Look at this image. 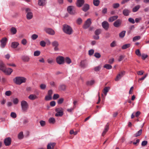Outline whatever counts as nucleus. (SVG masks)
<instances>
[{"label": "nucleus", "mask_w": 149, "mask_h": 149, "mask_svg": "<svg viewBox=\"0 0 149 149\" xmlns=\"http://www.w3.org/2000/svg\"><path fill=\"white\" fill-rule=\"evenodd\" d=\"M26 79L23 77H17L13 79V82L17 85H21L22 83L26 82Z\"/></svg>", "instance_id": "nucleus-1"}, {"label": "nucleus", "mask_w": 149, "mask_h": 149, "mask_svg": "<svg viewBox=\"0 0 149 149\" xmlns=\"http://www.w3.org/2000/svg\"><path fill=\"white\" fill-rule=\"evenodd\" d=\"M141 56L143 60H144L148 57V56L147 55L144 54H142Z\"/></svg>", "instance_id": "nucleus-63"}, {"label": "nucleus", "mask_w": 149, "mask_h": 149, "mask_svg": "<svg viewBox=\"0 0 149 149\" xmlns=\"http://www.w3.org/2000/svg\"><path fill=\"white\" fill-rule=\"evenodd\" d=\"M40 87L41 89L44 90L46 87V85L45 84H42L40 85Z\"/></svg>", "instance_id": "nucleus-56"}, {"label": "nucleus", "mask_w": 149, "mask_h": 149, "mask_svg": "<svg viewBox=\"0 0 149 149\" xmlns=\"http://www.w3.org/2000/svg\"><path fill=\"white\" fill-rule=\"evenodd\" d=\"M141 38V37L140 36H136L134 37L133 38V41L134 42H135L136 41L139 40Z\"/></svg>", "instance_id": "nucleus-40"}, {"label": "nucleus", "mask_w": 149, "mask_h": 149, "mask_svg": "<svg viewBox=\"0 0 149 149\" xmlns=\"http://www.w3.org/2000/svg\"><path fill=\"white\" fill-rule=\"evenodd\" d=\"M5 95L6 96H9L11 94V92L10 91H7L6 92Z\"/></svg>", "instance_id": "nucleus-62"}, {"label": "nucleus", "mask_w": 149, "mask_h": 149, "mask_svg": "<svg viewBox=\"0 0 149 149\" xmlns=\"http://www.w3.org/2000/svg\"><path fill=\"white\" fill-rule=\"evenodd\" d=\"M66 88V86L65 85L62 84L60 85L59 89L61 91H64L65 90Z\"/></svg>", "instance_id": "nucleus-33"}, {"label": "nucleus", "mask_w": 149, "mask_h": 149, "mask_svg": "<svg viewBox=\"0 0 149 149\" xmlns=\"http://www.w3.org/2000/svg\"><path fill=\"white\" fill-rule=\"evenodd\" d=\"M128 21L130 23L133 24L135 23V21L134 19L132 18H129L128 19Z\"/></svg>", "instance_id": "nucleus-58"}, {"label": "nucleus", "mask_w": 149, "mask_h": 149, "mask_svg": "<svg viewBox=\"0 0 149 149\" xmlns=\"http://www.w3.org/2000/svg\"><path fill=\"white\" fill-rule=\"evenodd\" d=\"M59 97V95L57 94H55L53 95V99L56 100Z\"/></svg>", "instance_id": "nucleus-51"}, {"label": "nucleus", "mask_w": 149, "mask_h": 149, "mask_svg": "<svg viewBox=\"0 0 149 149\" xmlns=\"http://www.w3.org/2000/svg\"><path fill=\"white\" fill-rule=\"evenodd\" d=\"M23 137V132H20L18 134V138L19 139H22Z\"/></svg>", "instance_id": "nucleus-41"}, {"label": "nucleus", "mask_w": 149, "mask_h": 149, "mask_svg": "<svg viewBox=\"0 0 149 149\" xmlns=\"http://www.w3.org/2000/svg\"><path fill=\"white\" fill-rule=\"evenodd\" d=\"M121 22V21L120 19H118L114 22L113 25L115 27H118L120 26Z\"/></svg>", "instance_id": "nucleus-17"}, {"label": "nucleus", "mask_w": 149, "mask_h": 149, "mask_svg": "<svg viewBox=\"0 0 149 149\" xmlns=\"http://www.w3.org/2000/svg\"><path fill=\"white\" fill-rule=\"evenodd\" d=\"M101 33V30L100 29H98L96 30L95 32V33L96 35H98L100 34Z\"/></svg>", "instance_id": "nucleus-50"}, {"label": "nucleus", "mask_w": 149, "mask_h": 149, "mask_svg": "<svg viewBox=\"0 0 149 149\" xmlns=\"http://www.w3.org/2000/svg\"><path fill=\"white\" fill-rule=\"evenodd\" d=\"M82 20L81 18H79L77 20V23L78 24H80L82 23Z\"/></svg>", "instance_id": "nucleus-53"}, {"label": "nucleus", "mask_w": 149, "mask_h": 149, "mask_svg": "<svg viewBox=\"0 0 149 149\" xmlns=\"http://www.w3.org/2000/svg\"><path fill=\"white\" fill-rule=\"evenodd\" d=\"M131 11L130 10L128 9H125L123 11V14L125 16H128Z\"/></svg>", "instance_id": "nucleus-19"}, {"label": "nucleus", "mask_w": 149, "mask_h": 149, "mask_svg": "<svg viewBox=\"0 0 149 149\" xmlns=\"http://www.w3.org/2000/svg\"><path fill=\"white\" fill-rule=\"evenodd\" d=\"M102 26L103 28L106 30H107L108 29L109 26V23L106 21H104L102 23Z\"/></svg>", "instance_id": "nucleus-13"}, {"label": "nucleus", "mask_w": 149, "mask_h": 149, "mask_svg": "<svg viewBox=\"0 0 149 149\" xmlns=\"http://www.w3.org/2000/svg\"><path fill=\"white\" fill-rule=\"evenodd\" d=\"M64 100V99L63 98H61L58 99V104H62Z\"/></svg>", "instance_id": "nucleus-57"}, {"label": "nucleus", "mask_w": 149, "mask_h": 149, "mask_svg": "<svg viewBox=\"0 0 149 149\" xmlns=\"http://www.w3.org/2000/svg\"><path fill=\"white\" fill-rule=\"evenodd\" d=\"M55 111L57 112L55 115L56 116H62L63 114V109L61 108L56 109Z\"/></svg>", "instance_id": "nucleus-5"}, {"label": "nucleus", "mask_w": 149, "mask_h": 149, "mask_svg": "<svg viewBox=\"0 0 149 149\" xmlns=\"http://www.w3.org/2000/svg\"><path fill=\"white\" fill-rule=\"evenodd\" d=\"M131 44H127L123 45L122 47V49H126L130 46Z\"/></svg>", "instance_id": "nucleus-34"}, {"label": "nucleus", "mask_w": 149, "mask_h": 149, "mask_svg": "<svg viewBox=\"0 0 149 149\" xmlns=\"http://www.w3.org/2000/svg\"><path fill=\"white\" fill-rule=\"evenodd\" d=\"M11 142V138L10 137H7L5 139L4 141V143L5 145L6 146H9Z\"/></svg>", "instance_id": "nucleus-11"}, {"label": "nucleus", "mask_w": 149, "mask_h": 149, "mask_svg": "<svg viewBox=\"0 0 149 149\" xmlns=\"http://www.w3.org/2000/svg\"><path fill=\"white\" fill-rule=\"evenodd\" d=\"M148 143V142L147 141H143L141 143V145L142 146H145Z\"/></svg>", "instance_id": "nucleus-64"}, {"label": "nucleus", "mask_w": 149, "mask_h": 149, "mask_svg": "<svg viewBox=\"0 0 149 149\" xmlns=\"http://www.w3.org/2000/svg\"><path fill=\"white\" fill-rule=\"evenodd\" d=\"M109 89L110 87H105L104 88L103 91V92L105 95H107V92H108Z\"/></svg>", "instance_id": "nucleus-30"}, {"label": "nucleus", "mask_w": 149, "mask_h": 149, "mask_svg": "<svg viewBox=\"0 0 149 149\" xmlns=\"http://www.w3.org/2000/svg\"><path fill=\"white\" fill-rule=\"evenodd\" d=\"M104 67L107 69H110L112 68V66L111 65L109 64H106L104 65Z\"/></svg>", "instance_id": "nucleus-38"}, {"label": "nucleus", "mask_w": 149, "mask_h": 149, "mask_svg": "<svg viewBox=\"0 0 149 149\" xmlns=\"http://www.w3.org/2000/svg\"><path fill=\"white\" fill-rule=\"evenodd\" d=\"M10 31L12 34H15L16 33L17 30L16 28L13 27L10 29Z\"/></svg>", "instance_id": "nucleus-29"}, {"label": "nucleus", "mask_w": 149, "mask_h": 149, "mask_svg": "<svg viewBox=\"0 0 149 149\" xmlns=\"http://www.w3.org/2000/svg\"><path fill=\"white\" fill-rule=\"evenodd\" d=\"M135 53L138 56H141L140 52L139 49L136 50Z\"/></svg>", "instance_id": "nucleus-55"}, {"label": "nucleus", "mask_w": 149, "mask_h": 149, "mask_svg": "<svg viewBox=\"0 0 149 149\" xmlns=\"http://www.w3.org/2000/svg\"><path fill=\"white\" fill-rule=\"evenodd\" d=\"M21 59L23 61L28 62L30 60V58L28 56L24 55L22 57Z\"/></svg>", "instance_id": "nucleus-21"}, {"label": "nucleus", "mask_w": 149, "mask_h": 149, "mask_svg": "<svg viewBox=\"0 0 149 149\" xmlns=\"http://www.w3.org/2000/svg\"><path fill=\"white\" fill-rule=\"evenodd\" d=\"M40 125L41 126L43 127L45 125V121L43 120H41L40 122Z\"/></svg>", "instance_id": "nucleus-59"}, {"label": "nucleus", "mask_w": 149, "mask_h": 149, "mask_svg": "<svg viewBox=\"0 0 149 149\" xmlns=\"http://www.w3.org/2000/svg\"><path fill=\"white\" fill-rule=\"evenodd\" d=\"M52 46L54 47V50L57 51L59 50L58 46H59V43L58 42L56 41H55L52 42Z\"/></svg>", "instance_id": "nucleus-9"}, {"label": "nucleus", "mask_w": 149, "mask_h": 149, "mask_svg": "<svg viewBox=\"0 0 149 149\" xmlns=\"http://www.w3.org/2000/svg\"><path fill=\"white\" fill-rule=\"evenodd\" d=\"M126 33L125 31H123L121 32L119 34V36L120 38H123L125 36Z\"/></svg>", "instance_id": "nucleus-35"}, {"label": "nucleus", "mask_w": 149, "mask_h": 149, "mask_svg": "<svg viewBox=\"0 0 149 149\" xmlns=\"http://www.w3.org/2000/svg\"><path fill=\"white\" fill-rule=\"evenodd\" d=\"M120 6V4L118 3H114L113 5V6L114 8H117Z\"/></svg>", "instance_id": "nucleus-45"}, {"label": "nucleus", "mask_w": 149, "mask_h": 149, "mask_svg": "<svg viewBox=\"0 0 149 149\" xmlns=\"http://www.w3.org/2000/svg\"><path fill=\"white\" fill-rule=\"evenodd\" d=\"M89 8V5L87 4H85L82 8V10L84 12H86Z\"/></svg>", "instance_id": "nucleus-22"}, {"label": "nucleus", "mask_w": 149, "mask_h": 149, "mask_svg": "<svg viewBox=\"0 0 149 149\" xmlns=\"http://www.w3.org/2000/svg\"><path fill=\"white\" fill-rule=\"evenodd\" d=\"M94 52V50L93 49H91L88 51V54L89 55H92Z\"/></svg>", "instance_id": "nucleus-60"}, {"label": "nucleus", "mask_w": 149, "mask_h": 149, "mask_svg": "<svg viewBox=\"0 0 149 149\" xmlns=\"http://www.w3.org/2000/svg\"><path fill=\"white\" fill-rule=\"evenodd\" d=\"M142 132V129L140 130L139 131L137 132L134 134V137H136L140 135L141 134Z\"/></svg>", "instance_id": "nucleus-31"}, {"label": "nucleus", "mask_w": 149, "mask_h": 149, "mask_svg": "<svg viewBox=\"0 0 149 149\" xmlns=\"http://www.w3.org/2000/svg\"><path fill=\"white\" fill-rule=\"evenodd\" d=\"M95 83V81L92 80L90 81H88L87 82V84L88 85H93Z\"/></svg>", "instance_id": "nucleus-47"}, {"label": "nucleus", "mask_w": 149, "mask_h": 149, "mask_svg": "<svg viewBox=\"0 0 149 149\" xmlns=\"http://www.w3.org/2000/svg\"><path fill=\"white\" fill-rule=\"evenodd\" d=\"M40 44V45L42 47H45L46 46V42L44 41H41Z\"/></svg>", "instance_id": "nucleus-46"}, {"label": "nucleus", "mask_w": 149, "mask_h": 149, "mask_svg": "<svg viewBox=\"0 0 149 149\" xmlns=\"http://www.w3.org/2000/svg\"><path fill=\"white\" fill-rule=\"evenodd\" d=\"M55 144L54 143H49L47 146V149H53Z\"/></svg>", "instance_id": "nucleus-24"}, {"label": "nucleus", "mask_w": 149, "mask_h": 149, "mask_svg": "<svg viewBox=\"0 0 149 149\" xmlns=\"http://www.w3.org/2000/svg\"><path fill=\"white\" fill-rule=\"evenodd\" d=\"M94 56L96 58H99L101 57V55L99 53H95L94 54Z\"/></svg>", "instance_id": "nucleus-49"}, {"label": "nucleus", "mask_w": 149, "mask_h": 149, "mask_svg": "<svg viewBox=\"0 0 149 149\" xmlns=\"http://www.w3.org/2000/svg\"><path fill=\"white\" fill-rule=\"evenodd\" d=\"M125 72L124 71L120 72L116 77L115 79V80L116 81H117L120 80L125 74Z\"/></svg>", "instance_id": "nucleus-10"}, {"label": "nucleus", "mask_w": 149, "mask_h": 149, "mask_svg": "<svg viewBox=\"0 0 149 149\" xmlns=\"http://www.w3.org/2000/svg\"><path fill=\"white\" fill-rule=\"evenodd\" d=\"M7 41V39L6 38H3L0 42L1 43V46L2 48H3L5 46Z\"/></svg>", "instance_id": "nucleus-14"}, {"label": "nucleus", "mask_w": 149, "mask_h": 149, "mask_svg": "<svg viewBox=\"0 0 149 149\" xmlns=\"http://www.w3.org/2000/svg\"><path fill=\"white\" fill-rule=\"evenodd\" d=\"M91 19L90 18L88 19L85 22L83 26V28L84 29H86L88 28L91 24Z\"/></svg>", "instance_id": "nucleus-8"}, {"label": "nucleus", "mask_w": 149, "mask_h": 149, "mask_svg": "<svg viewBox=\"0 0 149 149\" xmlns=\"http://www.w3.org/2000/svg\"><path fill=\"white\" fill-rule=\"evenodd\" d=\"M85 2L84 0H77L76 3L77 6L79 7H81Z\"/></svg>", "instance_id": "nucleus-16"}, {"label": "nucleus", "mask_w": 149, "mask_h": 149, "mask_svg": "<svg viewBox=\"0 0 149 149\" xmlns=\"http://www.w3.org/2000/svg\"><path fill=\"white\" fill-rule=\"evenodd\" d=\"M68 13L71 15H74L77 14L75 7L73 6H68L67 8Z\"/></svg>", "instance_id": "nucleus-4"}, {"label": "nucleus", "mask_w": 149, "mask_h": 149, "mask_svg": "<svg viewBox=\"0 0 149 149\" xmlns=\"http://www.w3.org/2000/svg\"><path fill=\"white\" fill-rule=\"evenodd\" d=\"M63 30L65 33L69 35L71 34L73 31L72 28L70 26L67 24L63 25Z\"/></svg>", "instance_id": "nucleus-2"}, {"label": "nucleus", "mask_w": 149, "mask_h": 149, "mask_svg": "<svg viewBox=\"0 0 149 149\" xmlns=\"http://www.w3.org/2000/svg\"><path fill=\"white\" fill-rule=\"evenodd\" d=\"M109 125L107 123L104 129L102 134V135L104 136L107 132L109 129Z\"/></svg>", "instance_id": "nucleus-20"}, {"label": "nucleus", "mask_w": 149, "mask_h": 149, "mask_svg": "<svg viewBox=\"0 0 149 149\" xmlns=\"http://www.w3.org/2000/svg\"><path fill=\"white\" fill-rule=\"evenodd\" d=\"M118 18V16H114L110 17L109 19V21L110 22H113L114 20L117 19Z\"/></svg>", "instance_id": "nucleus-28"}, {"label": "nucleus", "mask_w": 149, "mask_h": 149, "mask_svg": "<svg viewBox=\"0 0 149 149\" xmlns=\"http://www.w3.org/2000/svg\"><path fill=\"white\" fill-rule=\"evenodd\" d=\"M49 123L54 124L55 122V120L54 118L52 117L49 119Z\"/></svg>", "instance_id": "nucleus-39"}, {"label": "nucleus", "mask_w": 149, "mask_h": 149, "mask_svg": "<svg viewBox=\"0 0 149 149\" xmlns=\"http://www.w3.org/2000/svg\"><path fill=\"white\" fill-rule=\"evenodd\" d=\"M10 116L13 118H15L17 117V115L15 113L12 112L10 113Z\"/></svg>", "instance_id": "nucleus-44"}, {"label": "nucleus", "mask_w": 149, "mask_h": 149, "mask_svg": "<svg viewBox=\"0 0 149 149\" xmlns=\"http://www.w3.org/2000/svg\"><path fill=\"white\" fill-rule=\"evenodd\" d=\"M52 99V96L49 95L46 96L45 98V99L46 100L48 101L51 100Z\"/></svg>", "instance_id": "nucleus-52"}, {"label": "nucleus", "mask_w": 149, "mask_h": 149, "mask_svg": "<svg viewBox=\"0 0 149 149\" xmlns=\"http://www.w3.org/2000/svg\"><path fill=\"white\" fill-rule=\"evenodd\" d=\"M38 97L35 95L31 94L28 97V98L31 100H33L37 99Z\"/></svg>", "instance_id": "nucleus-25"}, {"label": "nucleus", "mask_w": 149, "mask_h": 149, "mask_svg": "<svg viewBox=\"0 0 149 149\" xmlns=\"http://www.w3.org/2000/svg\"><path fill=\"white\" fill-rule=\"evenodd\" d=\"M140 6L139 5H137L134 7L132 10V11L133 12H135L137 11L139 9Z\"/></svg>", "instance_id": "nucleus-32"}, {"label": "nucleus", "mask_w": 149, "mask_h": 149, "mask_svg": "<svg viewBox=\"0 0 149 149\" xmlns=\"http://www.w3.org/2000/svg\"><path fill=\"white\" fill-rule=\"evenodd\" d=\"M101 65H99L98 66L95 67L94 68V70L95 71L97 72L99 71L100 69H101Z\"/></svg>", "instance_id": "nucleus-42"}, {"label": "nucleus", "mask_w": 149, "mask_h": 149, "mask_svg": "<svg viewBox=\"0 0 149 149\" xmlns=\"http://www.w3.org/2000/svg\"><path fill=\"white\" fill-rule=\"evenodd\" d=\"M87 64L84 61H82L80 63V66L81 67L84 68L87 66Z\"/></svg>", "instance_id": "nucleus-26"}, {"label": "nucleus", "mask_w": 149, "mask_h": 149, "mask_svg": "<svg viewBox=\"0 0 149 149\" xmlns=\"http://www.w3.org/2000/svg\"><path fill=\"white\" fill-rule=\"evenodd\" d=\"M6 67L5 64L1 60H0V70L3 72L5 70Z\"/></svg>", "instance_id": "nucleus-18"}, {"label": "nucleus", "mask_w": 149, "mask_h": 149, "mask_svg": "<svg viewBox=\"0 0 149 149\" xmlns=\"http://www.w3.org/2000/svg\"><path fill=\"white\" fill-rule=\"evenodd\" d=\"M100 1L99 0H93V3L95 6H98L99 4Z\"/></svg>", "instance_id": "nucleus-37"}, {"label": "nucleus", "mask_w": 149, "mask_h": 149, "mask_svg": "<svg viewBox=\"0 0 149 149\" xmlns=\"http://www.w3.org/2000/svg\"><path fill=\"white\" fill-rule=\"evenodd\" d=\"M40 54V52L39 51H36L34 52V55L35 56H38Z\"/></svg>", "instance_id": "nucleus-43"}, {"label": "nucleus", "mask_w": 149, "mask_h": 149, "mask_svg": "<svg viewBox=\"0 0 149 149\" xmlns=\"http://www.w3.org/2000/svg\"><path fill=\"white\" fill-rule=\"evenodd\" d=\"M13 71V70L12 69L10 68H6L5 70H4L3 72L6 75H10Z\"/></svg>", "instance_id": "nucleus-15"}, {"label": "nucleus", "mask_w": 149, "mask_h": 149, "mask_svg": "<svg viewBox=\"0 0 149 149\" xmlns=\"http://www.w3.org/2000/svg\"><path fill=\"white\" fill-rule=\"evenodd\" d=\"M65 62L68 64H70L71 62L70 59L68 57H66L65 59Z\"/></svg>", "instance_id": "nucleus-36"}, {"label": "nucleus", "mask_w": 149, "mask_h": 149, "mask_svg": "<svg viewBox=\"0 0 149 149\" xmlns=\"http://www.w3.org/2000/svg\"><path fill=\"white\" fill-rule=\"evenodd\" d=\"M56 62L59 65L63 64L64 63L65 59L63 57L58 56L56 58Z\"/></svg>", "instance_id": "nucleus-6"}, {"label": "nucleus", "mask_w": 149, "mask_h": 149, "mask_svg": "<svg viewBox=\"0 0 149 149\" xmlns=\"http://www.w3.org/2000/svg\"><path fill=\"white\" fill-rule=\"evenodd\" d=\"M26 12L27 13L26 17L28 19H32L33 17L32 13L30 12V9L29 8H26L25 9Z\"/></svg>", "instance_id": "nucleus-7"}, {"label": "nucleus", "mask_w": 149, "mask_h": 149, "mask_svg": "<svg viewBox=\"0 0 149 149\" xmlns=\"http://www.w3.org/2000/svg\"><path fill=\"white\" fill-rule=\"evenodd\" d=\"M13 101L15 104H17L18 103L19 100L17 98H15L13 99Z\"/></svg>", "instance_id": "nucleus-54"}, {"label": "nucleus", "mask_w": 149, "mask_h": 149, "mask_svg": "<svg viewBox=\"0 0 149 149\" xmlns=\"http://www.w3.org/2000/svg\"><path fill=\"white\" fill-rule=\"evenodd\" d=\"M46 0H39L38 1V4L40 6H43L46 3Z\"/></svg>", "instance_id": "nucleus-23"}, {"label": "nucleus", "mask_w": 149, "mask_h": 149, "mask_svg": "<svg viewBox=\"0 0 149 149\" xmlns=\"http://www.w3.org/2000/svg\"><path fill=\"white\" fill-rule=\"evenodd\" d=\"M19 45V43L17 42H13L11 43V47L13 48H17L18 46Z\"/></svg>", "instance_id": "nucleus-27"}, {"label": "nucleus", "mask_w": 149, "mask_h": 149, "mask_svg": "<svg viewBox=\"0 0 149 149\" xmlns=\"http://www.w3.org/2000/svg\"><path fill=\"white\" fill-rule=\"evenodd\" d=\"M38 37V35L36 34H33L31 36V38L33 40L36 39Z\"/></svg>", "instance_id": "nucleus-48"}, {"label": "nucleus", "mask_w": 149, "mask_h": 149, "mask_svg": "<svg viewBox=\"0 0 149 149\" xmlns=\"http://www.w3.org/2000/svg\"><path fill=\"white\" fill-rule=\"evenodd\" d=\"M21 105L22 111L23 112H26L29 108V105L26 101L22 100L21 102Z\"/></svg>", "instance_id": "nucleus-3"}, {"label": "nucleus", "mask_w": 149, "mask_h": 149, "mask_svg": "<svg viewBox=\"0 0 149 149\" xmlns=\"http://www.w3.org/2000/svg\"><path fill=\"white\" fill-rule=\"evenodd\" d=\"M116 46V42L114 41L112 42L110 44V46L111 47H114Z\"/></svg>", "instance_id": "nucleus-61"}, {"label": "nucleus", "mask_w": 149, "mask_h": 149, "mask_svg": "<svg viewBox=\"0 0 149 149\" xmlns=\"http://www.w3.org/2000/svg\"><path fill=\"white\" fill-rule=\"evenodd\" d=\"M45 31L47 33L51 35H54L55 33L54 31L51 28H45Z\"/></svg>", "instance_id": "nucleus-12"}]
</instances>
